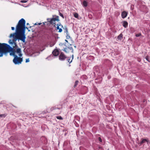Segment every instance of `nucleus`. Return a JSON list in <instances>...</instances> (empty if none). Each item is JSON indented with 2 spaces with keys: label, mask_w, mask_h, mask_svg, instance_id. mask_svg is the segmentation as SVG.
<instances>
[{
  "label": "nucleus",
  "mask_w": 150,
  "mask_h": 150,
  "mask_svg": "<svg viewBox=\"0 0 150 150\" xmlns=\"http://www.w3.org/2000/svg\"><path fill=\"white\" fill-rule=\"evenodd\" d=\"M12 46L13 47H11L9 45L7 44L6 47V50L5 51H6V52L4 53V55H6L7 53L10 52V55L11 56H13L14 57L16 55L15 54L16 50L14 49V48L17 47L16 46L13 45Z\"/></svg>",
  "instance_id": "obj_2"
},
{
  "label": "nucleus",
  "mask_w": 150,
  "mask_h": 150,
  "mask_svg": "<svg viewBox=\"0 0 150 150\" xmlns=\"http://www.w3.org/2000/svg\"><path fill=\"white\" fill-rule=\"evenodd\" d=\"M23 61V58H21V57H18V56L16 55L14 57L13 61L15 64L16 65L21 64Z\"/></svg>",
  "instance_id": "obj_4"
},
{
  "label": "nucleus",
  "mask_w": 150,
  "mask_h": 150,
  "mask_svg": "<svg viewBox=\"0 0 150 150\" xmlns=\"http://www.w3.org/2000/svg\"><path fill=\"white\" fill-rule=\"evenodd\" d=\"M65 32H66L67 35H68V29H67V27H65Z\"/></svg>",
  "instance_id": "obj_17"
},
{
  "label": "nucleus",
  "mask_w": 150,
  "mask_h": 150,
  "mask_svg": "<svg viewBox=\"0 0 150 150\" xmlns=\"http://www.w3.org/2000/svg\"><path fill=\"white\" fill-rule=\"evenodd\" d=\"M29 25V23H27V25Z\"/></svg>",
  "instance_id": "obj_36"
},
{
  "label": "nucleus",
  "mask_w": 150,
  "mask_h": 150,
  "mask_svg": "<svg viewBox=\"0 0 150 150\" xmlns=\"http://www.w3.org/2000/svg\"><path fill=\"white\" fill-rule=\"evenodd\" d=\"M88 18H90V19H91L92 18V15L91 14H89L88 15Z\"/></svg>",
  "instance_id": "obj_22"
},
{
  "label": "nucleus",
  "mask_w": 150,
  "mask_h": 150,
  "mask_svg": "<svg viewBox=\"0 0 150 150\" xmlns=\"http://www.w3.org/2000/svg\"><path fill=\"white\" fill-rule=\"evenodd\" d=\"M123 25L125 28H127L128 25L127 22L126 21H124Z\"/></svg>",
  "instance_id": "obj_11"
},
{
  "label": "nucleus",
  "mask_w": 150,
  "mask_h": 150,
  "mask_svg": "<svg viewBox=\"0 0 150 150\" xmlns=\"http://www.w3.org/2000/svg\"><path fill=\"white\" fill-rule=\"evenodd\" d=\"M65 50H71L72 52H73V49L72 47H68L66 48Z\"/></svg>",
  "instance_id": "obj_15"
},
{
  "label": "nucleus",
  "mask_w": 150,
  "mask_h": 150,
  "mask_svg": "<svg viewBox=\"0 0 150 150\" xmlns=\"http://www.w3.org/2000/svg\"><path fill=\"white\" fill-rule=\"evenodd\" d=\"M66 48H64V50H63V51H64V52H66L67 53L68 52H69V50H65Z\"/></svg>",
  "instance_id": "obj_23"
},
{
  "label": "nucleus",
  "mask_w": 150,
  "mask_h": 150,
  "mask_svg": "<svg viewBox=\"0 0 150 150\" xmlns=\"http://www.w3.org/2000/svg\"><path fill=\"white\" fill-rule=\"evenodd\" d=\"M123 35L121 33L117 37V38L119 40H121L122 39Z\"/></svg>",
  "instance_id": "obj_10"
},
{
  "label": "nucleus",
  "mask_w": 150,
  "mask_h": 150,
  "mask_svg": "<svg viewBox=\"0 0 150 150\" xmlns=\"http://www.w3.org/2000/svg\"><path fill=\"white\" fill-rule=\"evenodd\" d=\"M67 58V57L62 52L60 53L59 56V59L62 61L64 60Z\"/></svg>",
  "instance_id": "obj_6"
},
{
  "label": "nucleus",
  "mask_w": 150,
  "mask_h": 150,
  "mask_svg": "<svg viewBox=\"0 0 150 150\" xmlns=\"http://www.w3.org/2000/svg\"><path fill=\"white\" fill-rule=\"evenodd\" d=\"M54 15H53V17H54Z\"/></svg>",
  "instance_id": "obj_39"
},
{
  "label": "nucleus",
  "mask_w": 150,
  "mask_h": 150,
  "mask_svg": "<svg viewBox=\"0 0 150 150\" xmlns=\"http://www.w3.org/2000/svg\"><path fill=\"white\" fill-rule=\"evenodd\" d=\"M146 59L148 62H150V59L148 56H146Z\"/></svg>",
  "instance_id": "obj_18"
},
{
  "label": "nucleus",
  "mask_w": 150,
  "mask_h": 150,
  "mask_svg": "<svg viewBox=\"0 0 150 150\" xmlns=\"http://www.w3.org/2000/svg\"><path fill=\"white\" fill-rule=\"evenodd\" d=\"M57 25V29L58 30L59 28V24H58Z\"/></svg>",
  "instance_id": "obj_29"
},
{
  "label": "nucleus",
  "mask_w": 150,
  "mask_h": 150,
  "mask_svg": "<svg viewBox=\"0 0 150 150\" xmlns=\"http://www.w3.org/2000/svg\"><path fill=\"white\" fill-rule=\"evenodd\" d=\"M52 53L54 56H57L58 55L59 52L58 50L55 49L52 52Z\"/></svg>",
  "instance_id": "obj_8"
},
{
  "label": "nucleus",
  "mask_w": 150,
  "mask_h": 150,
  "mask_svg": "<svg viewBox=\"0 0 150 150\" xmlns=\"http://www.w3.org/2000/svg\"><path fill=\"white\" fill-rule=\"evenodd\" d=\"M127 15V13L125 11H124L121 14L122 17L123 18H124L126 17Z\"/></svg>",
  "instance_id": "obj_9"
},
{
  "label": "nucleus",
  "mask_w": 150,
  "mask_h": 150,
  "mask_svg": "<svg viewBox=\"0 0 150 150\" xmlns=\"http://www.w3.org/2000/svg\"><path fill=\"white\" fill-rule=\"evenodd\" d=\"M16 52L18 54L19 57H21L22 56V54L21 53V48H17L16 50Z\"/></svg>",
  "instance_id": "obj_7"
},
{
  "label": "nucleus",
  "mask_w": 150,
  "mask_h": 150,
  "mask_svg": "<svg viewBox=\"0 0 150 150\" xmlns=\"http://www.w3.org/2000/svg\"><path fill=\"white\" fill-rule=\"evenodd\" d=\"M58 30H59V32L61 33L62 31V30L61 28H59Z\"/></svg>",
  "instance_id": "obj_26"
},
{
  "label": "nucleus",
  "mask_w": 150,
  "mask_h": 150,
  "mask_svg": "<svg viewBox=\"0 0 150 150\" xmlns=\"http://www.w3.org/2000/svg\"><path fill=\"white\" fill-rule=\"evenodd\" d=\"M66 37H67V38H68V37L69 38H70V36L69 35H67L66 36Z\"/></svg>",
  "instance_id": "obj_32"
},
{
  "label": "nucleus",
  "mask_w": 150,
  "mask_h": 150,
  "mask_svg": "<svg viewBox=\"0 0 150 150\" xmlns=\"http://www.w3.org/2000/svg\"><path fill=\"white\" fill-rule=\"evenodd\" d=\"M141 35V34L139 33V34H136L135 35V36L136 37H138L139 36H140Z\"/></svg>",
  "instance_id": "obj_24"
},
{
  "label": "nucleus",
  "mask_w": 150,
  "mask_h": 150,
  "mask_svg": "<svg viewBox=\"0 0 150 150\" xmlns=\"http://www.w3.org/2000/svg\"><path fill=\"white\" fill-rule=\"evenodd\" d=\"M87 2L86 1H84L83 2V5L85 7H86L87 6Z\"/></svg>",
  "instance_id": "obj_13"
},
{
  "label": "nucleus",
  "mask_w": 150,
  "mask_h": 150,
  "mask_svg": "<svg viewBox=\"0 0 150 150\" xmlns=\"http://www.w3.org/2000/svg\"><path fill=\"white\" fill-rule=\"evenodd\" d=\"M29 62V59H26V61H25V62L26 63L27 62Z\"/></svg>",
  "instance_id": "obj_28"
},
{
  "label": "nucleus",
  "mask_w": 150,
  "mask_h": 150,
  "mask_svg": "<svg viewBox=\"0 0 150 150\" xmlns=\"http://www.w3.org/2000/svg\"><path fill=\"white\" fill-rule=\"evenodd\" d=\"M27 30H28V31H30V30H29L28 29Z\"/></svg>",
  "instance_id": "obj_37"
},
{
  "label": "nucleus",
  "mask_w": 150,
  "mask_h": 150,
  "mask_svg": "<svg viewBox=\"0 0 150 150\" xmlns=\"http://www.w3.org/2000/svg\"><path fill=\"white\" fill-rule=\"evenodd\" d=\"M56 118L57 119H59V120H62L63 119V118H62V117L60 116H57L56 117Z\"/></svg>",
  "instance_id": "obj_21"
},
{
  "label": "nucleus",
  "mask_w": 150,
  "mask_h": 150,
  "mask_svg": "<svg viewBox=\"0 0 150 150\" xmlns=\"http://www.w3.org/2000/svg\"><path fill=\"white\" fill-rule=\"evenodd\" d=\"M25 21L23 18H21L19 21L16 27L15 32L11 34L9 36L10 38H13L12 40H9L8 42L10 44H13L14 46H16L17 47L18 46L16 42L17 40H21L23 43H25V29H28V28L25 27Z\"/></svg>",
  "instance_id": "obj_1"
},
{
  "label": "nucleus",
  "mask_w": 150,
  "mask_h": 150,
  "mask_svg": "<svg viewBox=\"0 0 150 150\" xmlns=\"http://www.w3.org/2000/svg\"><path fill=\"white\" fill-rule=\"evenodd\" d=\"M98 139L100 142H102V140L100 137H98Z\"/></svg>",
  "instance_id": "obj_27"
},
{
  "label": "nucleus",
  "mask_w": 150,
  "mask_h": 150,
  "mask_svg": "<svg viewBox=\"0 0 150 150\" xmlns=\"http://www.w3.org/2000/svg\"><path fill=\"white\" fill-rule=\"evenodd\" d=\"M41 24V23H38V24H37L36 23H35L34 24L35 25H37V24H38L39 25H40Z\"/></svg>",
  "instance_id": "obj_31"
},
{
  "label": "nucleus",
  "mask_w": 150,
  "mask_h": 150,
  "mask_svg": "<svg viewBox=\"0 0 150 150\" xmlns=\"http://www.w3.org/2000/svg\"><path fill=\"white\" fill-rule=\"evenodd\" d=\"M54 44H53V45H50V47H52V46H53L54 45Z\"/></svg>",
  "instance_id": "obj_35"
},
{
  "label": "nucleus",
  "mask_w": 150,
  "mask_h": 150,
  "mask_svg": "<svg viewBox=\"0 0 150 150\" xmlns=\"http://www.w3.org/2000/svg\"><path fill=\"white\" fill-rule=\"evenodd\" d=\"M65 41H66V42H68V41H67V40H65Z\"/></svg>",
  "instance_id": "obj_38"
},
{
  "label": "nucleus",
  "mask_w": 150,
  "mask_h": 150,
  "mask_svg": "<svg viewBox=\"0 0 150 150\" xmlns=\"http://www.w3.org/2000/svg\"><path fill=\"white\" fill-rule=\"evenodd\" d=\"M11 29H12V30H14V29H15L14 27H11Z\"/></svg>",
  "instance_id": "obj_30"
},
{
  "label": "nucleus",
  "mask_w": 150,
  "mask_h": 150,
  "mask_svg": "<svg viewBox=\"0 0 150 150\" xmlns=\"http://www.w3.org/2000/svg\"><path fill=\"white\" fill-rule=\"evenodd\" d=\"M56 17L55 18H48L47 19V20L48 22H49L51 24H54V26H55V21H57L58 22L59 21V16H55Z\"/></svg>",
  "instance_id": "obj_5"
},
{
  "label": "nucleus",
  "mask_w": 150,
  "mask_h": 150,
  "mask_svg": "<svg viewBox=\"0 0 150 150\" xmlns=\"http://www.w3.org/2000/svg\"><path fill=\"white\" fill-rule=\"evenodd\" d=\"M74 16L75 18H77L78 17V14L77 13H75L74 14Z\"/></svg>",
  "instance_id": "obj_19"
},
{
  "label": "nucleus",
  "mask_w": 150,
  "mask_h": 150,
  "mask_svg": "<svg viewBox=\"0 0 150 150\" xmlns=\"http://www.w3.org/2000/svg\"><path fill=\"white\" fill-rule=\"evenodd\" d=\"M70 57H67V60L69 63H70L72 61V60L73 59V55H72V59L71 61H70Z\"/></svg>",
  "instance_id": "obj_14"
},
{
  "label": "nucleus",
  "mask_w": 150,
  "mask_h": 150,
  "mask_svg": "<svg viewBox=\"0 0 150 150\" xmlns=\"http://www.w3.org/2000/svg\"><path fill=\"white\" fill-rule=\"evenodd\" d=\"M59 15L61 17H62V18H64V16L63 14L62 13H61L60 12H59Z\"/></svg>",
  "instance_id": "obj_20"
},
{
  "label": "nucleus",
  "mask_w": 150,
  "mask_h": 150,
  "mask_svg": "<svg viewBox=\"0 0 150 150\" xmlns=\"http://www.w3.org/2000/svg\"><path fill=\"white\" fill-rule=\"evenodd\" d=\"M7 44L5 43H0V57H2L5 52H6V47L7 46Z\"/></svg>",
  "instance_id": "obj_3"
},
{
  "label": "nucleus",
  "mask_w": 150,
  "mask_h": 150,
  "mask_svg": "<svg viewBox=\"0 0 150 150\" xmlns=\"http://www.w3.org/2000/svg\"><path fill=\"white\" fill-rule=\"evenodd\" d=\"M59 26H61L62 27H63V26L62 25H61V23H59Z\"/></svg>",
  "instance_id": "obj_33"
},
{
  "label": "nucleus",
  "mask_w": 150,
  "mask_h": 150,
  "mask_svg": "<svg viewBox=\"0 0 150 150\" xmlns=\"http://www.w3.org/2000/svg\"><path fill=\"white\" fill-rule=\"evenodd\" d=\"M78 82H79V81L77 80L76 81H75V84H74V87H76V86H77V85L78 84Z\"/></svg>",
  "instance_id": "obj_16"
},
{
  "label": "nucleus",
  "mask_w": 150,
  "mask_h": 150,
  "mask_svg": "<svg viewBox=\"0 0 150 150\" xmlns=\"http://www.w3.org/2000/svg\"><path fill=\"white\" fill-rule=\"evenodd\" d=\"M27 1L25 0H21V2L23 3H25L27 2Z\"/></svg>",
  "instance_id": "obj_25"
},
{
  "label": "nucleus",
  "mask_w": 150,
  "mask_h": 150,
  "mask_svg": "<svg viewBox=\"0 0 150 150\" xmlns=\"http://www.w3.org/2000/svg\"><path fill=\"white\" fill-rule=\"evenodd\" d=\"M4 115H0V117H2Z\"/></svg>",
  "instance_id": "obj_34"
},
{
  "label": "nucleus",
  "mask_w": 150,
  "mask_h": 150,
  "mask_svg": "<svg viewBox=\"0 0 150 150\" xmlns=\"http://www.w3.org/2000/svg\"><path fill=\"white\" fill-rule=\"evenodd\" d=\"M146 142H147V140L146 139H143L142 141L141 142L140 144H142L143 143H145Z\"/></svg>",
  "instance_id": "obj_12"
}]
</instances>
